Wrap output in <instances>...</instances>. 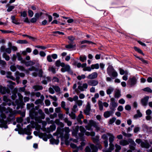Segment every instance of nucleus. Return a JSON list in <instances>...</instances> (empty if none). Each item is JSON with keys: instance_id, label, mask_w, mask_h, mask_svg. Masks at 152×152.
I'll list each match as a JSON object with an SVG mask.
<instances>
[{"instance_id": "obj_1", "label": "nucleus", "mask_w": 152, "mask_h": 152, "mask_svg": "<svg viewBox=\"0 0 152 152\" xmlns=\"http://www.w3.org/2000/svg\"><path fill=\"white\" fill-rule=\"evenodd\" d=\"M18 99L16 100L15 103L9 99L6 96H3V100L5 102V103H3V106H4L6 104H7L9 106H10L12 104L13 106H15L17 105L18 107L24 105L23 101V96L20 93H18ZM0 111L1 113H9V118L10 120H13L14 119V115L15 114V112L13 111L12 109L10 108L9 107L6 109L5 107L0 106Z\"/></svg>"}, {"instance_id": "obj_2", "label": "nucleus", "mask_w": 152, "mask_h": 152, "mask_svg": "<svg viewBox=\"0 0 152 152\" xmlns=\"http://www.w3.org/2000/svg\"><path fill=\"white\" fill-rule=\"evenodd\" d=\"M34 105L33 103H28L27 104V108L29 110V114L31 118L34 119L37 122L39 123H45L44 121L41 120V119H44V114L41 110L36 111L34 109Z\"/></svg>"}, {"instance_id": "obj_3", "label": "nucleus", "mask_w": 152, "mask_h": 152, "mask_svg": "<svg viewBox=\"0 0 152 152\" xmlns=\"http://www.w3.org/2000/svg\"><path fill=\"white\" fill-rule=\"evenodd\" d=\"M64 130L65 132V134L64 135L63 134H61L60 136L61 140V144L65 143L66 145H68L69 144L68 140L69 138V133L70 132V130L69 127H65L64 128Z\"/></svg>"}, {"instance_id": "obj_4", "label": "nucleus", "mask_w": 152, "mask_h": 152, "mask_svg": "<svg viewBox=\"0 0 152 152\" xmlns=\"http://www.w3.org/2000/svg\"><path fill=\"white\" fill-rule=\"evenodd\" d=\"M99 123L92 120H90L88 125L85 126L86 129L88 130H92L91 127L93 126L96 129V130L98 131L100 130V127L98 126Z\"/></svg>"}, {"instance_id": "obj_5", "label": "nucleus", "mask_w": 152, "mask_h": 152, "mask_svg": "<svg viewBox=\"0 0 152 152\" xmlns=\"http://www.w3.org/2000/svg\"><path fill=\"white\" fill-rule=\"evenodd\" d=\"M97 149L93 144L90 145V147L87 146L85 148V152H97ZM73 152H78L77 150H75Z\"/></svg>"}, {"instance_id": "obj_6", "label": "nucleus", "mask_w": 152, "mask_h": 152, "mask_svg": "<svg viewBox=\"0 0 152 152\" xmlns=\"http://www.w3.org/2000/svg\"><path fill=\"white\" fill-rule=\"evenodd\" d=\"M137 78L135 77H130L128 81V82L131 87L134 86L137 83Z\"/></svg>"}, {"instance_id": "obj_7", "label": "nucleus", "mask_w": 152, "mask_h": 152, "mask_svg": "<svg viewBox=\"0 0 152 152\" xmlns=\"http://www.w3.org/2000/svg\"><path fill=\"white\" fill-rule=\"evenodd\" d=\"M110 109L113 110L118 106V104L115 102V99L113 98L110 99Z\"/></svg>"}, {"instance_id": "obj_8", "label": "nucleus", "mask_w": 152, "mask_h": 152, "mask_svg": "<svg viewBox=\"0 0 152 152\" xmlns=\"http://www.w3.org/2000/svg\"><path fill=\"white\" fill-rule=\"evenodd\" d=\"M61 66L62 67L61 69V71L62 72H69L70 70V66L69 65H65L64 63L62 62Z\"/></svg>"}, {"instance_id": "obj_9", "label": "nucleus", "mask_w": 152, "mask_h": 152, "mask_svg": "<svg viewBox=\"0 0 152 152\" xmlns=\"http://www.w3.org/2000/svg\"><path fill=\"white\" fill-rule=\"evenodd\" d=\"M85 143L83 141L81 142L80 145L77 147L76 145L74 144L71 143L70 144V146L72 148H77L78 150H82L83 149V147L85 145Z\"/></svg>"}, {"instance_id": "obj_10", "label": "nucleus", "mask_w": 152, "mask_h": 152, "mask_svg": "<svg viewBox=\"0 0 152 152\" xmlns=\"http://www.w3.org/2000/svg\"><path fill=\"white\" fill-rule=\"evenodd\" d=\"M80 130L81 132L79 134V138L82 140L83 138V136L84 133L86 132V130L84 127L82 126H80Z\"/></svg>"}, {"instance_id": "obj_11", "label": "nucleus", "mask_w": 152, "mask_h": 152, "mask_svg": "<svg viewBox=\"0 0 152 152\" xmlns=\"http://www.w3.org/2000/svg\"><path fill=\"white\" fill-rule=\"evenodd\" d=\"M149 99L148 96H146L141 99V102L143 106H146L147 105Z\"/></svg>"}, {"instance_id": "obj_12", "label": "nucleus", "mask_w": 152, "mask_h": 152, "mask_svg": "<svg viewBox=\"0 0 152 152\" xmlns=\"http://www.w3.org/2000/svg\"><path fill=\"white\" fill-rule=\"evenodd\" d=\"M129 141L130 143L129 145L130 150L132 151H134L135 150V146H136V144L134 142L132 139H129Z\"/></svg>"}, {"instance_id": "obj_13", "label": "nucleus", "mask_w": 152, "mask_h": 152, "mask_svg": "<svg viewBox=\"0 0 152 152\" xmlns=\"http://www.w3.org/2000/svg\"><path fill=\"white\" fill-rule=\"evenodd\" d=\"M88 87V84L86 83H84L82 85H80L78 87V88L80 91H84Z\"/></svg>"}, {"instance_id": "obj_14", "label": "nucleus", "mask_w": 152, "mask_h": 152, "mask_svg": "<svg viewBox=\"0 0 152 152\" xmlns=\"http://www.w3.org/2000/svg\"><path fill=\"white\" fill-rule=\"evenodd\" d=\"M98 81L96 80H89L88 81V83L89 86H96L98 84Z\"/></svg>"}, {"instance_id": "obj_15", "label": "nucleus", "mask_w": 152, "mask_h": 152, "mask_svg": "<svg viewBox=\"0 0 152 152\" xmlns=\"http://www.w3.org/2000/svg\"><path fill=\"white\" fill-rule=\"evenodd\" d=\"M10 92V90L8 88L3 87H0V92L3 94H6V93H9Z\"/></svg>"}, {"instance_id": "obj_16", "label": "nucleus", "mask_w": 152, "mask_h": 152, "mask_svg": "<svg viewBox=\"0 0 152 152\" xmlns=\"http://www.w3.org/2000/svg\"><path fill=\"white\" fill-rule=\"evenodd\" d=\"M91 110V106L90 103L88 102L86 106L85 109L84 110V112L86 115H88L90 113Z\"/></svg>"}, {"instance_id": "obj_17", "label": "nucleus", "mask_w": 152, "mask_h": 152, "mask_svg": "<svg viewBox=\"0 0 152 152\" xmlns=\"http://www.w3.org/2000/svg\"><path fill=\"white\" fill-rule=\"evenodd\" d=\"M1 51L4 52L5 51L8 54H10L11 52V49L10 48H6L4 46H2L1 47Z\"/></svg>"}, {"instance_id": "obj_18", "label": "nucleus", "mask_w": 152, "mask_h": 152, "mask_svg": "<svg viewBox=\"0 0 152 152\" xmlns=\"http://www.w3.org/2000/svg\"><path fill=\"white\" fill-rule=\"evenodd\" d=\"M98 76V74L96 72H94L89 74L87 78L89 79H93L96 78Z\"/></svg>"}, {"instance_id": "obj_19", "label": "nucleus", "mask_w": 152, "mask_h": 152, "mask_svg": "<svg viewBox=\"0 0 152 152\" xmlns=\"http://www.w3.org/2000/svg\"><path fill=\"white\" fill-rule=\"evenodd\" d=\"M107 135L109 137V142L110 143H113L115 137L112 134L108 133H107Z\"/></svg>"}, {"instance_id": "obj_20", "label": "nucleus", "mask_w": 152, "mask_h": 152, "mask_svg": "<svg viewBox=\"0 0 152 152\" xmlns=\"http://www.w3.org/2000/svg\"><path fill=\"white\" fill-rule=\"evenodd\" d=\"M141 146L142 148H147L149 147L150 145L148 143L147 141H145V142H141Z\"/></svg>"}, {"instance_id": "obj_21", "label": "nucleus", "mask_w": 152, "mask_h": 152, "mask_svg": "<svg viewBox=\"0 0 152 152\" xmlns=\"http://www.w3.org/2000/svg\"><path fill=\"white\" fill-rule=\"evenodd\" d=\"M18 90L16 88L14 89L13 91L12 92V95L11 96L12 99L13 100H14L17 97L16 93L17 92Z\"/></svg>"}, {"instance_id": "obj_22", "label": "nucleus", "mask_w": 152, "mask_h": 152, "mask_svg": "<svg viewBox=\"0 0 152 152\" xmlns=\"http://www.w3.org/2000/svg\"><path fill=\"white\" fill-rule=\"evenodd\" d=\"M79 129V126H76L75 129L72 130V135L73 136L76 137L77 132L78 131Z\"/></svg>"}, {"instance_id": "obj_23", "label": "nucleus", "mask_w": 152, "mask_h": 152, "mask_svg": "<svg viewBox=\"0 0 152 152\" xmlns=\"http://www.w3.org/2000/svg\"><path fill=\"white\" fill-rule=\"evenodd\" d=\"M82 112L80 111V113L78 116V117L77 118V121L80 123V124H82V122L81 120V118H83V115L82 114Z\"/></svg>"}, {"instance_id": "obj_24", "label": "nucleus", "mask_w": 152, "mask_h": 152, "mask_svg": "<svg viewBox=\"0 0 152 152\" xmlns=\"http://www.w3.org/2000/svg\"><path fill=\"white\" fill-rule=\"evenodd\" d=\"M0 127L1 128H4L5 129H7L8 127L7 125V121H2L0 124Z\"/></svg>"}, {"instance_id": "obj_25", "label": "nucleus", "mask_w": 152, "mask_h": 152, "mask_svg": "<svg viewBox=\"0 0 152 152\" xmlns=\"http://www.w3.org/2000/svg\"><path fill=\"white\" fill-rule=\"evenodd\" d=\"M114 149V146L113 143H109V150L105 151V152H112L111 151Z\"/></svg>"}, {"instance_id": "obj_26", "label": "nucleus", "mask_w": 152, "mask_h": 152, "mask_svg": "<svg viewBox=\"0 0 152 152\" xmlns=\"http://www.w3.org/2000/svg\"><path fill=\"white\" fill-rule=\"evenodd\" d=\"M50 143L52 144L58 145V144L59 141L58 139L56 140L53 138H51L50 140Z\"/></svg>"}, {"instance_id": "obj_27", "label": "nucleus", "mask_w": 152, "mask_h": 152, "mask_svg": "<svg viewBox=\"0 0 152 152\" xmlns=\"http://www.w3.org/2000/svg\"><path fill=\"white\" fill-rule=\"evenodd\" d=\"M119 143L120 145L122 146H125L128 145L129 142L126 140H122L120 141Z\"/></svg>"}, {"instance_id": "obj_28", "label": "nucleus", "mask_w": 152, "mask_h": 152, "mask_svg": "<svg viewBox=\"0 0 152 152\" xmlns=\"http://www.w3.org/2000/svg\"><path fill=\"white\" fill-rule=\"evenodd\" d=\"M112 114L111 111H107L105 112L104 113V116L105 118H107L110 117Z\"/></svg>"}, {"instance_id": "obj_29", "label": "nucleus", "mask_w": 152, "mask_h": 152, "mask_svg": "<svg viewBox=\"0 0 152 152\" xmlns=\"http://www.w3.org/2000/svg\"><path fill=\"white\" fill-rule=\"evenodd\" d=\"M38 69H36L35 67L34 66H32L31 67L29 68L28 69H27L25 70V72L26 73L28 74L29 73V71H37Z\"/></svg>"}, {"instance_id": "obj_30", "label": "nucleus", "mask_w": 152, "mask_h": 152, "mask_svg": "<svg viewBox=\"0 0 152 152\" xmlns=\"http://www.w3.org/2000/svg\"><path fill=\"white\" fill-rule=\"evenodd\" d=\"M6 7H8L7 11L8 12H10L12 11L13 9L15 7L14 6L10 5L9 4H7L6 5Z\"/></svg>"}, {"instance_id": "obj_31", "label": "nucleus", "mask_w": 152, "mask_h": 152, "mask_svg": "<svg viewBox=\"0 0 152 152\" xmlns=\"http://www.w3.org/2000/svg\"><path fill=\"white\" fill-rule=\"evenodd\" d=\"M114 88L112 87H109L106 91L107 94L110 95L114 91Z\"/></svg>"}, {"instance_id": "obj_32", "label": "nucleus", "mask_w": 152, "mask_h": 152, "mask_svg": "<svg viewBox=\"0 0 152 152\" xmlns=\"http://www.w3.org/2000/svg\"><path fill=\"white\" fill-rule=\"evenodd\" d=\"M33 88L35 89V91H38L42 90L43 87L42 86L39 85L34 86L33 87Z\"/></svg>"}, {"instance_id": "obj_33", "label": "nucleus", "mask_w": 152, "mask_h": 152, "mask_svg": "<svg viewBox=\"0 0 152 152\" xmlns=\"http://www.w3.org/2000/svg\"><path fill=\"white\" fill-rule=\"evenodd\" d=\"M55 123L57 125L61 127H63L64 126V125L63 123L61 122H60L59 120L58 119H56L55 121Z\"/></svg>"}, {"instance_id": "obj_34", "label": "nucleus", "mask_w": 152, "mask_h": 152, "mask_svg": "<svg viewBox=\"0 0 152 152\" xmlns=\"http://www.w3.org/2000/svg\"><path fill=\"white\" fill-rule=\"evenodd\" d=\"M107 71L108 74L110 75L111 73L114 71V69L112 67L109 66L107 68Z\"/></svg>"}, {"instance_id": "obj_35", "label": "nucleus", "mask_w": 152, "mask_h": 152, "mask_svg": "<svg viewBox=\"0 0 152 152\" xmlns=\"http://www.w3.org/2000/svg\"><path fill=\"white\" fill-rule=\"evenodd\" d=\"M7 78H10L11 79L13 80H15V77H13L11 75L12 73L11 72H7Z\"/></svg>"}, {"instance_id": "obj_36", "label": "nucleus", "mask_w": 152, "mask_h": 152, "mask_svg": "<svg viewBox=\"0 0 152 152\" xmlns=\"http://www.w3.org/2000/svg\"><path fill=\"white\" fill-rule=\"evenodd\" d=\"M98 104L99 110L101 111L102 110L103 108V103L101 101H99L98 102Z\"/></svg>"}, {"instance_id": "obj_37", "label": "nucleus", "mask_w": 152, "mask_h": 152, "mask_svg": "<svg viewBox=\"0 0 152 152\" xmlns=\"http://www.w3.org/2000/svg\"><path fill=\"white\" fill-rule=\"evenodd\" d=\"M99 136H96L95 137L92 138V139L94 143H96L99 141Z\"/></svg>"}, {"instance_id": "obj_38", "label": "nucleus", "mask_w": 152, "mask_h": 152, "mask_svg": "<svg viewBox=\"0 0 152 152\" xmlns=\"http://www.w3.org/2000/svg\"><path fill=\"white\" fill-rule=\"evenodd\" d=\"M15 76L18 77V76H20L22 77H24L25 75V74L24 73H20L18 71H16L15 72Z\"/></svg>"}, {"instance_id": "obj_39", "label": "nucleus", "mask_w": 152, "mask_h": 152, "mask_svg": "<svg viewBox=\"0 0 152 152\" xmlns=\"http://www.w3.org/2000/svg\"><path fill=\"white\" fill-rule=\"evenodd\" d=\"M120 73L121 75H123L125 74L127 75L128 74V72L127 71H124V70L121 68L119 69Z\"/></svg>"}, {"instance_id": "obj_40", "label": "nucleus", "mask_w": 152, "mask_h": 152, "mask_svg": "<svg viewBox=\"0 0 152 152\" xmlns=\"http://www.w3.org/2000/svg\"><path fill=\"white\" fill-rule=\"evenodd\" d=\"M99 68V65L98 64H92L91 65V68L92 69H98Z\"/></svg>"}, {"instance_id": "obj_41", "label": "nucleus", "mask_w": 152, "mask_h": 152, "mask_svg": "<svg viewBox=\"0 0 152 152\" xmlns=\"http://www.w3.org/2000/svg\"><path fill=\"white\" fill-rule=\"evenodd\" d=\"M85 134L87 136L91 135L92 137L94 136L95 135V133L94 132H92L91 133L88 132H85Z\"/></svg>"}, {"instance_id": "obj_42", "label": "nucleus", "mask_w": 152, "mask_h": 152, "mask_svg": "<svg viewBox=\"0 0 152 152\" xmlns=\"http://www.w3.org/2000/svg\"><path fill=\"white\" fill-rule=\"evenodd\" d=\"M64 120L65 122L67 123V125L68 126H70L72 125V122L71 121H69L67 118H65L64 119Z\"/></svg>"}, {"instance_id": "obj_43", "label": "nucleus", "mask_w": 152, "mask_h": 152, "mask_svg": "<svg viewBox=\"0 0 152 152\" xmlns=\"http://www.w3.org/2000/svg\"><path fill=\"white\" fill-rule=\"evenodd\" d=\"M2 56L7 61H9L10 59V57L5 53H4L3 54Z\"/></svg>"}, {"instance_id": "obj_44", "label": "nucleus", "mask_w": 152, "mask_h": 152, "mask_svg": "<svg viewBox=\"0 0 152 152\" xmlns=\"http://www.w3.org/2000/svg\"><path fill=\"white\" fill-rule=\"evenodd\" d=\"M35 63L34 62L30 61L27 62L26 64V65L27 66H32Z\"/></svg>"}, {"instance_id": "obj_45", "label": "nucleus", "mask_w": 152, "mask_h": 152, "mask_svg": "<svg viewBox=\"0 0 152 152\" xmlns=\"http://www.w3.org/2000/svg\"><path fill=\"white\" fill-rule=\"evenodd\" d=\"M17 68L19 70H21V71H25V69L24 68L21 66H20L19 65H17L16 66Z\"/></svg>"}, {"instance_id": "obj_46", "label": "nucleus", "mask_w": 152, "mask_h": 152, "mask_svg": "<svg viewBox=\"0 0 152 152\" xmlns=\"http://www.w3.org/2000/svg\"><path fill=\"white\" fill-rule=\"evenodd\" d=\"M91 69H92L91 68V67H90L89 66H87L84 67L83 69V71H88V72H91Z\"/></svg>"}, {"instance_id": "obj_47", "label": "nucleus", "mask_w": 152, "mask_h": 152, "mask_svg": "<svg viewBox=\"0 0 152 152\" xmlns=\"http://www.w3.org/2000/svg\"><path fill=\"white\" fill-rule=\"evenodd\" d=\"M121 96L120 92L119 91H117L115 93V98H119Z\"/></svg>"}, {"instance_id": "obj_48", "label": "nucleus", "mask_w": 152, "mask_h": 152, "mask_svg": "<svg viewBox=\"0 0 152 152\" xmlns=\"http://www.w3.org/2000/svg\"><path fill=\"white\" fill-rule=\"evenodd\" d=\"M76 102L78 106H81L82 105L83 101L81 100H78Z\"/></svg>"}, {"instance_id": "obj_49", "label": "nucleus", "mask_w": 152, "mask_h": 152, "mask_svg": "<svg viewBox=\"0 0 152 152\" xmlns=\"http://www.w3.org/2000/svg\"><path fill=\"white\" fill-rule=\"evenodd\" d=\"M115 151H120L121 149V146L117 144H116L115 145Z\"/></svg>"}, {"instance_id": "obj_50", "label": "nucleus", "mask_w": 152, "mask_h": 152, "mask_svg": "<svg viewBox=\"0 0 152 152\" xmlns=\"http://www.w3.org/2000/svg\"><path fill=\"white\" fill-rule=\"evenodd\" d=\"M143 90L145 91H147L149 93H151L152 92V90L149 87H147L144 88Z\"/></svg>"}, {"instance_id": "obj_51", "label": "nucleus", "mask_w": 152, "mask_h": 152, "mask_svg": "<svg viewBox=\"0 0 152 152\" xmlns=\"http://www.w3.org/2000/svg\"><path fill=\"white\" fill-rule=\"evenodd\" d=\"M53 88L56 92H59L61 90L60 88L58 86H53Z\"/></svg>"}, {"instance_id": "obj_52", "label": "nucleus", "mask_w": 152, "mask_h": 152, "mask_svg": "<svg viewBox=\"0 0 152 152\" xmlns=\"http://www.w3.org/2000/svg\"><path fill=\"white\" fill-rule=\"evenodd\" d=\"M21 16L23 17H26L27 16V12L26 11H24L23 12H20Z\"/></svg>"}, {"instance_id": "obj_53", "label": "nucleus", "mask_w": 152, "mask_h": 152, "mask_svg": "<svg viewBox=\"0 0 152 152\" xmlns=\"http://www.w3.org/2000/svg\"><path fill=\"white\" fill-rule=\"evenodd\" d=\"M107 136V134H104L102 136V138L104 140H108Z\"/></svg>"}, {"instance_id": "obj_54", "label": "nucleus", "mask_w": 152, "mask_h": 152, "mask_svg": "<svg viewBox=\"0 0 152 152\" xmlns=\"http://www.w3.org/2000/svg\"><path fill=\"white\" fill-rule=\"evenodd\" d=\"M48 70L49 71L53 73H55L56 72V69L53 67H50Z\"/></svg>"}, {"instance_id": "obj_55", "label": "nucleus", "mask_w": 152, "mask_h": 152, "mask_svg": "<svg viewBox=\"0 0 152 152\" xmlns=\"http://www.w3.org/2000/svg\"><path fill=\"white\" fill-rule=\"evenodd\" d=\"M134 48L135 50L137 51L139 53L144 55L143 53H142V51L140 48H138L136 47H134Z\"/></svg>"}, {"instance_id": "obj_56", "label": "nucleus", "mask_w": 152, "mask_h": 152, "mask_svg": "<svg viewBox=\"0 0 152 152\" xmlns=\"http://www.w3.org/2000/svg\"><path fill=\"white\" fill-rule=\"evenodd\" d=\"M87 43L89 44H93V43L91 41H87V40H83V41H82L81 42V43L82 44H85V43Z\"/></svg>"}, {"instance_id": "obj_57", "label": "nucleus", "mask_w": 152, "mask_h": 152, "mask_svg": "<svg viewBox=\"0 0 152 152\" xmlns=\"http://www.w3.org/2000/svg\"><path fill=\"white\" fill-rule=\"evenodd\" d=\"M56 126L55 125H52L50 126V131H53L56 129Z\"/></svg>"}, {"instance_id": "obj_58", "label": "nucleus", "mask_w": 152, "mask_h": 152, "mask_svg": "<svg viewBox=\"0 0 152 152\" xmlns=\"http://www.w3.org/2000/svg\"><path fill=\"white\" fill-rule=\"evenodd\" d=\"M62 64V63H61L60 60L57 61L55 63L57 67H59L60 66H61Z\"/></svg>"}, {"instance_id": "obj_59", "label": "nucleus", "mask_w": 152, "mask_h": 152, "mask_svg": "<svg viewBox=\"0 0 152 152\" xmlns=\"http://www.w3.org/2000/svg\"><path fill=\"white\" fill-rule=\"evenodd\" d=\"M17 56L18 58V61H20L23 59L22 57H21V55L19 53H16Z\"/></svg>"}, {"instance_id": "obj_60", "label": "nucleus", "mask_w": 152, "mask_h": 152, "mask_svg": "<svg viewBox=\"0 0 152 152\" xmlns=\"http://www.w3.org/2000/svg\"><path fill=\"white\" fill-rule=\"evenodd\" d=\"M75 46V45H72L71 44H69L66 46V48L67 49H72L74 48Z\"/></svg>"}, {"instance_id": "obj_61", "label": "nucleus", "mask_w": 152, "mask_h": 152, "mask_svg": "<svg viewBox=\"0 0 152 152\" xmlns=\"http://www.w3.org/2000/svg\"><path fill=\"white\" fill-rule=\"evenodd\" d=\"M86 77V76L84 75H79L77 77V78L78 80H80L81 79H84Z\"/></svg>"}, {"instance_id": "obj_62", "label": "nucleus", "mask_w": 152, "mask_h": 152, "mask_svg": "<svg viewBox=\"0 0 152 152\" xmlns=\"http://www.w3.org/2000/svg\"><path fill=\"white\" fill-rule=\"evenodd\" d=\"M28 13L29 16L31 17H32L34 15L33 12L30 10H28Z\"/></svg>"}, {"instance_id": "obj_63", "label": "nucleus", "mask_w": 152, "mask_h": 152, "mask_svg": "<svg viewBox=\"0 0 152 152\" xmlns=\"http://www.w3.org/2000/svg\"><path fill=\"white\" fill-rule=\"evenodd\" d=\"M80 59L82 62H84L86 59V57L85 56H80Z\"/></svg>"}, {"instance_id": "obj_64", "label": "nucleus", "mask_w": 152, "mask_h": 152, "mask_svg": "<svg viewBox=\"0 0 152 152\" xmlns=\"http://www.w3.org/2000/svg\"><path fill=\"white\" fill-rule=\"evenodd\" d=\"M54 89L53 88V86L52 87L49 88V92L51 94H53L54 93Z\"/></svg>"}]
</instances>
